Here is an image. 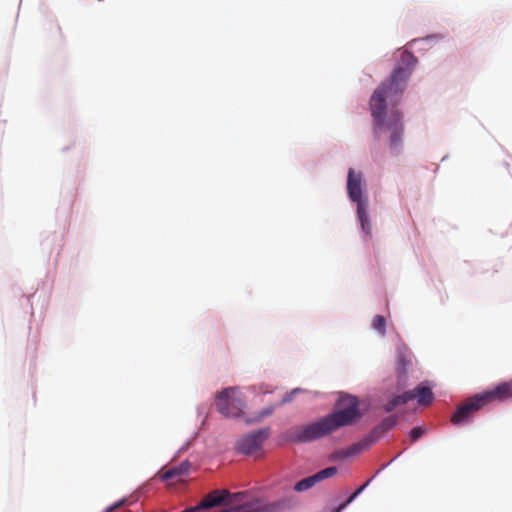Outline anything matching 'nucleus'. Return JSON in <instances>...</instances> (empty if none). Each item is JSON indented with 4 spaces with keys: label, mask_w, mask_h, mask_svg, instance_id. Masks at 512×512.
Returning <instances> with one entry per match:
<instances>
[{
    "label": "nucleus",
    "mask_w": 512,
    "mask_h": 512,
    "mask_svg": "<svg viewBox=\"0 0 512 512\" xmlns=\"http://www.w3.org/2000/svg\"><path fill=\"white\" fill-rule=\"evenodd\" d=\"M411 73L412 67L396 68L389 80L382 82L370 98L369 105L374 121V136L377 140L387 136L393 154L399 152L404 126L401 114L398 111H393L386 119V108L388 104L395 106L399 103Z\"/></svg>",
    "instance_id": "1"
},
{
    "label": "nucleus",
    "mask_w": 512,
    "mask_h": 512,
    "mask_svg": "<svg viewBox=\"0 0 512 512\" xmlns=\"http://www.w3.org/2000/svg\"><path fill=\"white\" fill-rule=\"evenodd\" d=\"M337 405L339 410L326 415L319 420L294 427L289 434L293 442L307 443L325 437L340 427L351 425L361 417L359 402L355 396L341 394Z\"/></svg>",
    "instance_id": "2"
},
{
    "label": "nucleus",
    "mask_w": 512,
    "mask_h": 512,
    "mask_svg": "<svg viewBox=\"0 0 512 512\" xmlns=\"http://www.w3.org/2000/svg\"><path fill=\"white\" fill-rule=\"evenodd\" d=\"M512 395V386L505 382L497 385L494 389L476 394L468 398L464 403L458 406L451 417L454 425H459L469 421L474 414L490 402L503 401Z\"/></svg>",
    "instance_id": "3"
},
{
    "label": "nucleus",
    "mask_w": 512,
    "mask_h": 512,
    "mask_svg": "<svg viewBox=\"0 0 512 512\" xmlns=\"http://www.w3.org/2000/svg\"><path fill=\"white\" fill-rule=\"evenodd\" d=\"M363 178L360 172H356L353 168L348 170L347 175V192L350 200L357 204V217L360 222L362 231L366 235L371 234V224L368 216V200L362 194Z\"/></svg>",
    "instance_id": "4"
},
{
    "label": "nucleus",
    "mask_w": 512,
    "mask_h": 512,
    "mask_svg": "<svg viewBox=\"0 0 512 512\" xmlns=\"http://www.w3.org/2000/svg\"><path fill=\"white\" fill-rule=\"evenodd\" d=\"M216 407L224 417L238 418L243 414L244 397L238 388H226L217 394Z\"/></svg>",
    "instance_id": "5"
},
{
    "label": "nucleus",
    "mask_w": 512,
    "mask_h": 512,
    "mask_svg": "<svg viewBox=\"0 0 512 512\" xmlns=\"http://www.w3.org/2000/svg\"><path fill=\"white\" fill-rule=\"evenodd\" d=\"M268 437L266 430H258L242 437L236 445L237 450L246 455H253L261 450L263 442Z\"/></svg>",
    "instance_id": "6"
},
{
    "label": "nucleus",
    "mask_w": 512,
    "mask_h": 512,
    "mask_svg": "<svg viewBox=\"0 0 512 512\" xmlns=\"http://www.w3.org/2000/svg\"><path fill=\"white\" fill-rule=\"evenodd\" d=\"M337 471L338 470L336 467L325 468L312 476L306 477V478L298 481L294 486V490L296 492H303V491L309 490L317 483L336 475Z\"/></svg>",
    "instance_id": "7"
},
{
    "label": "nucleus",
    "mask_w": 512,
    "mask_h": 512,
    "mask_svg": "<svg viewBox=\"0 0 512 512\" xmlns=\"http://www.w3.org/2000/svg\"><path fill=\"white\" fill-rule=\"evenodd\" d=\"M280 504L254 500L238 506L234 512H277Z\"/></svg>",
    "instance_id": "8"
},
{
    "label": "nucleus",
    "mask_w": 512,
    "mask_h": 512,
    "mask_svg": "<svg viewBox=\"0 0 512 512\" xmlns=\"http://www.w3.org/2000/svg\"><path fill=\"white\" fill-rule=\"evenodd\" d=\"M229 492L226 490H214L206 495L198 504V508L209 509L221 505Z\"/></svg>",
    "instance_id": "9"
},
{
    "label": "nucleus",
    "mask_w": 512,
    "mask_h": 512,
    "mask_svg": "<svg viewBox=\"0 0 512 512\" xmlns=\"http://www.w3.org/2000/svg\"><path fill=\"white\" fill-rule=\"evenodd\" d=\"M411 392H413L414 399L416 398L417 402L422 406L429 405L433 400V392L427 386L419 385Z\"/></svg>",
    "instance_id": "10"
},
{
    "label": "nucleus",
    "mask_w": 512,
    "mask_h": 512,
    "mask_svg": "<svg viewBox=\"0 0 512 512\" xmlns=\"http://www.w3.org/2000/svg\"><path fill=\"white\" fill-rule=\"evenodd\" d=\"M190 467H191V464L188 461H184L180 465L166 470L162 474L161 478L163 480H171L176 477H181L189 472Z\"/></svg>",
    "instance_id": "11"
},
{
    "label": "nucleus",
    "mask_w": 512,
    "mask_h": 512,
    "mask_svg": "<svg viewBox=\"0 0 512 512\" xmlns=\"http://www.w3.org/2000/svg\"><path fill=\"white\" fill-rule=\"evenodd\" d=\"M414 395L411 391H406L400 395L395 396L393 399H391L389 402H387L384 405V409L386 412L393 411L397 406L404 405L408 401L413 400Z\"/></svg>",
    "instance_id": "12"
},
{
    "label": "nucleus",
    "mask_w": 512,
    "mask_h": 512,
    "mask_svg": "<svg viewBox=\"0 0 512 512\" xmlns=\"http://www.w3.org/2000/svg\"><path fill=\"white\" fill-rule=\"evenodd\" d=\"M410 365L411 361L407 358L406 348L398 349L396 369L400 378L406 375L407 367Z\"/></svg>",
    "instance_id": "13"
},
{
    "label": "nucleus",
    "mask_w": 512,
    "mask_h": 512,
    "mask_svg": "<svg viewBox=\"0 0 512 512\" xmlns=\"http://www.w3.org/2000/svg\"><path fill=\"white\" fill-rule=\"evenodd\" d=\"M372 326L381 335H384L386 332V319L382 315H376L373 319Z\"/></svg>",
    "instance_id": "14"
},
{
    "label": "nucleus",
    "mask_w": 512,
    "mask_h": 512,
    "mask_svg": "<svg viewBox=\"0 0 512 512\" xmlns=\"http://www.w3.org/2000/svg\"><path fill=\"white\" fill-rule=\"evenodd\" d=\"M367 483L359 487L344 503L340 504L335 512H341L348 504H350L366 487Z\"/></svg>",
    "instance_id": "15"
},
{
    "label": "nucleus",
    "mask_w": 512,
    "mask_h": 512,
    "mask_svg": "<svg viewBox=\"0 0 512 512\" xmlns=\"http://www.w3.org/2000/svg\"><path fill=\"white\" fill-rule=\"evenodd\" d=\"M397 420H398L397 416L390 415L382 420L380 427L383 430H389L396 425Z\"/></svg>",
    "instance_id": "16"
},
{
    "label": "nucleus",
    "mask_w": 512,
    "mask_h": 512,
    "mask_svg": "<svg viewBox=\"0 0 512 512\" xmlns=\"http://www.w3.org/2000/svg\"><path fill=\"white\" fill-rule=\"evenodd\" d=\"M424 435V429L421 427H414L409 434L411 442H415Z\"/></svg>",
    "instance_id": "17"
},
{
    "label": "nucleus",
    "mask_w": 512,
    "mask_h": 512,
    "mask_svg": "<svg viewBox=\"0 0 512 512\" xmlns=\"http://www.w3.org/2000/svg\"><path fill=\"white\" fill-rule=\"evenodd\" d=\"M125 502H126V500H125V499H123V500H121V501H119V502L115 503L113 506H111V507L108 509V512H110V511H112V510H114V509H117V508L121 507Z\"/></svg>",
    "instance_id": "18"
},
{
    "label": "nucleus",
    "mask_w": 512,
    "mask_h": 512,
    "mask_svg": "<svg viewBox=\"0 0 512 512\" xmlns=\"http://www.w3.org/2000/svg\"><path fill=\"white\" fill-rule=\"evenodd\" d=\"M270 413H271V410H263L256 420L260 421L262 418H264L265 416H268Z\"/></svg>",
    "instance_id": "19"
},
{
    "label": "nucleus",
    "mask_w": 512,
    "mask_h": 512,
    "mask_svg": "<svg viewBox=\"0 0 512 512\" xmlns=\"http://www.w3.org/2000/svg\"><path fill=\"white\" fill-rule=\"evenodd\" d=\"M289 400H290V398H289L288 396H286V397H284V398H283V402H287V401H289Z\"/></svg>",
    "instance_id": "20"
},
{
    "label": "nucleus",
    "mask_w": 512,
    "mask_h": 512,
    "mask_svg": "<svg viewBox=\"0 0 512 512\" xmlns=\"http://www.w3.org/2000/svg\"><path fill=\"white\" fill-rule=\"evenodd\" d=\"M408 57L411 58L413 62H416V59H414L412 55H408Z\"/></svg>",
    "instance_id": "21"
}]
</instances>
